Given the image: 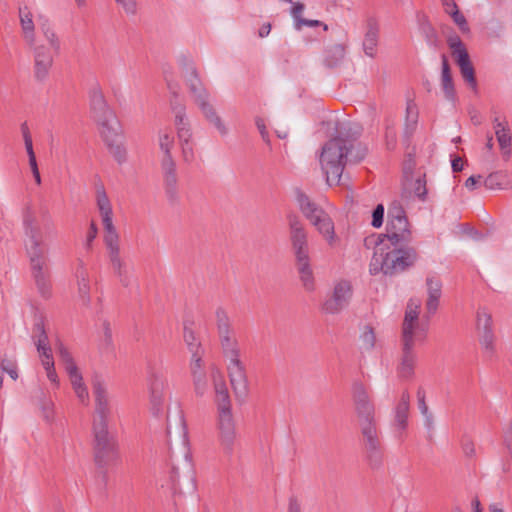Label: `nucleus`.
<instances>
[{
  "label": "nucleus",
  "mask_w": 512,
  "mask_h": 512,
  "mask_svg": "<svg viewBox=\"0 0 512 512\" xmlns=\"http://www.w3.org/2000/svg\"><path fill=\"white\" fill-rule=\"evenodd\" d=\"M411 242H381L376 248L369 265L371 275L382 272L386 276H395L411 269L418 261L419 254Z\"/></svg>",
  "instance_id": "39448f33"
},
{
  "label": "nucleus",
  "mask_w": 512,
  "mask_h": 512,
  "mask_svg": "<svg viewBox=\"0 0 512 512\" xmlns=\"http://www.w3.org/2000/svg\"><path fill=\"white\" fill-rule=\"evenodd\" d=\"M296 200L303 215L332 245L335 241L334 223L330 216L301 190L296 191Z\"/></svg>",
  "instance_id": "9d476101"
},
{
  "label": "nucleus",
  "mask_w": 512,
  "mask_h": 512,
  "mask_svg": "<svg viewBox=\"0 0 512 512\" xmlns=\"http://www.w3.org/2000/svg\"><path fill=\"white\" fill-rule=\"evenodd\" d=\"M351 397L366 459L371 468H379L383 462V447L375 404L366 386L358 380L352 383Z\"/></svg>",
  "instance_id": "f03ea898"
},
{
  "label": "nucleus",
  "mask_w": 512,
  "mask_h": 512,
  "mask_svg": "<svg viewBox=\"0 0 512 512\" xmlns=\"http://www.w3.org/2000/svg\"><path fill=\"white\" fill-rule=\"evenodd\" d=\"M255 124L261 134V137L262 139L266 142V143H270V137H269V133L266 129V125H265V122H264V119H262L261 117H256L255 119Z\"/></svg>",
  "instance_id": "052dcab7"
},
{
  "label": "nucleus",
  "mask_w": 512,
  "mask_h": 512,
  "mask_svg": "<svg viewBox=\"0 0 512 512\" xmlns=\"http://www.w3.org/2000/svg\"><path fill=\"white\" fill-rule=\"evenodd\" d=\"M167 486L173 495L194 494L196 492V472L188 453L176 458L171 455Z\"/></svg>",
  "instance_id": "6e6552de"
},
{
  "label": "nucleus",
  "mask_w": 512,
  "mask_h": 512,
  "mask_svg": "<svg viewBox=\"0 0 512 512\" xmlns=\"http://www.w3.org/2000/svg\"><path fill=\"white\" fill-rule=\"evenodd\" d=\"M353 288L348 280H341L334 285L332 295L327 298L323 305L322 311L327 314H338L346 308L352 298Z\"/></svg>",
  "instance_id": "f3484780"
},
{
  "label": "nucleus",
  "mask_w": 512,
  "mask_h": 512,
  "mask_svg": "<svg viewBox=\"0 0 512 512\" xmlns=\"http://www.w3.org/2000/svg\"><path fill=\"white\" fill-rule=\"evenodd\" d=\"M421 303L418 299H410L407 303L404 320L402 323L401 339L418 340L426 339L427 329L420 327L418 323Z\"/></svg>",
  "instance_id": "dca6fc26"
},
{
  "label": "nucleus",
  "mask_w": 512,
  "mask_h": 512,
  "mask_svg": "<svg viewBox=\"0 0 512 512\" xmlns=\"http://www.w3.org/2000/svg\"><path fill=\"white\" fill-rule=\"evenodd\" d=\"M415 159L412 154H408L406 161L404 162L403 171L406 177L411 176L415 168Z\"/></svg>",
  "instance_id": "0e129e2a"
},
{
  "label": "nucleus",
  "mask_w": 512,
  "mask_h": 512,
  "mask_svg": "<svg viewBox=\"0 0 512 512\" xmlns=\"http://www.w3.org/2000/svg\"><path fill=\"white\" fill-rule=\"evenodd\" d=\"M37 351L39 352L44 369L48 371L54 368V360L50 345L43 346V348H37Z\"/></svg>",
  "instance_id": "a18cd8bd"
},
{
  "label": "nucleus",
  "mask_w": 512,
  "mask_h": 512,
  "mask_svg": "<svg viewBox=\"0 0 512 512\" xmlns=\"http://www.w3.org/2000/svg\"><path fill=\"white\" fill-rule=\"evenodd\" d=\"M198 107L200 108L201 112L203 113L205 119L211 125H213L222 136L227 134L228 131H227V128H226L224 122L222 121L221 117L217 114L215 108L209 102V100L202 102L201 104L198 105Z\"/></svg>",
  "instance_id": "72a5a7b5"
},
{
  "label": "nucleus",
  "mask_w": 512,
  "mask_h": 512,
  "mask_svg": "<svg viewBox=\"0 0 512 512\" xmlns=\"http://www.w3.org/2000/svg\"><path fill=\"white\" fill-rule=\"evenodd\" d=\"M33 333V338L35 339L37 348H43V346L49 345L48 336L42 319H39L37 322H35Z\"/></svg>",
  "instance_id": "ea45409f"
},
{
  "label": "nucleus",
  "mask_w": 512,
  "mask_h": 512,
  "mask_svg": "<svg viewBox=\"0 0 512 512\" xmlns=\"http://www.w3.org/2000/svg\"><path fill=\"white\" fill-rule=\"evenodd\" d=\"M183 338L188 347V350L191 352V355L203 354L202 345H201L200 341H198V339L192 329L185 326Z\"/></svg>",
  "instance_id": "58836bf2"
},
{
  "label": "nucleus",
  "mask_w": 512,
  "mask_h": 512,
  "mask_svg": "<svg viewBox=\"0 0 512 512\" xmlns=\"http://www.w3.org/2000/svg\"><path fill=\"white\" fill-rule=\"evenodd\" d=\"M203 354L191 355L190 371L193 378L194 390L197 396H203L208 388L206 372L202 360Z\"/></svg>",
  "instance_id": "5701e85b"
},
{
  "label": "nucleus",
  "mask_w": 512,
  "mask_h": 512,
  "mask_svg": "<svg viewBox=\"0 0 512 512\" xmlns=\"http://www.w3.org/2000/svg\"><path fill=\"white\" fill-rule=\"evenodd\" d=\"M412 238L411 224L407 218L406 211L402 204L395 200L388 207L386 232L379 234L376 243L411 242Z\"/></svg>",
  "instance_id": "1a4fd4ad"
},
{
  "label": "nucleus",
  "mask_w": 512,
  "mask_h": 512,
  "mask_svg": "<svg viewBox=\"0 0 512 512\" xmlns=\"http://www.w3.org/2000/svg\"><path fill=\"white\" fill-rule=\"evenodd\" d=\"M385 208L383 204H378L372 212L371 225L374 228H380L384 222Z\"/></svg>",
  "instance_id": "603ef678"
},
{
  "label": "nucleus",
  "mask_w": 512,
  "mask_h": 512,
  "mask_svg": "<svg viewBox=\"0 0 512 512\" xmlns=\"http://www.w3.org/2000/svg\"><path fill=\"white\" fill-rule=\"evenodd\" d=\"M418 340L401 339V354L397 366V375L402 380H411L415 375L417 353L415 344Z\"/></svg>",
  "instance_id": "6ab92c4d"
},
{
  "label": "nucleus",
  "mask_w": 512,
  "mask_h": 512,
  "mask_svg": "<svg viewBox=\"0 0 512 512\" xmlns=\"http://www.w3.org/2000/svg\"><path fill=\"white\" fill-rule=\"evenodd\" d=\"M484 186L490 190H503L511 187L510 176L506 171H495L484 179Z\"/></svg>",
  "instance_id": "f704fd0d"
},
{
  "label": "nucleus",
  "mask_w": 512,
  "mask_h": 512,
  "mask_svg": "<svg viewBox=\"0 0 512 512\" xmlns=\"http://www.w3.org/2000/svg\"><path fill=\"white\" fill-rule=\"evenodd\" d=\"M504 444L512 456V420L504 430Z\"/></svg>",
  "instance_id": "680f3d73"
},
{
  "label": "nucleus",
  "mask_w": 512,
  "mask_h": 512,
  "mask_svg": "<svg viewBox=\"0 0 512 512\" xmlns=\"http://www.w3.org/2000/svg\"><path fill=\"white\" fill-rule=\"evenodd\" d=\"M379 40V24L376 18L366 20V32L363 40V51L368 57L374 58Z\"/></svg>",
  "instance_id": "bb28decb"
},
{
  "label": "nucleus",
  "mask_w": 512,
  "mask_h": 512,
  "mask_svg": "<svg viewBox=\"0 0 512 512\" xmlns=\"http://www.w3.org/2000/svg\"><path fill=\"white\" fill-rule=\"evenodd\" d=\"M161 170L165 185V191L169 199L174 200L177 196L178 178L176 174V163L173 158L163 157Z\"/></svg>",
  "instance_id": "b1692460"
},
{
  "label": "nucleus",
  "mask_w": 512,
  "mask_h": 512,
  "mask_svg": "<svg viewBox=\"0 0 512 512\" xmlns=\"http://www.w3.org/2000/svg\"><path fill=\"white\" fill-rule=\"evenodd\" d=\"M108 257L119 282L122 286L128 287L131 284V275L126 263L120 256V250L108 253Z\"/></svg>",
  "instance_id": "cd10ccee"
},
{
  "label": "nucleus",
  "mask_w": 512,
  "mask_h": 512,
  "mask_svg": "<svg viewBox=\"0 0 512 512\" xmlns=\"http://www.w3.org/2000/svg\"><path fill=\"white\" fill-rule=\"evenodd\" d=\"M447 44L449 48L452 50V54L453 56H455L456 59H458L460 55L468 53L467 49L465 48L463 42L461 41L458 35L450 36L447 40Z\"/></svg>",
  "instance_id": "c03bdc74"
},
{
  "label": "nucleus",
  "mask_w": 512,
  "mask_h": 512,
  "mask_svg": "<svg viewBox=\"0 0 512 512\" xmlns=\"http://www.w3.org/2000/svg\"><path fill=\"white\" fill-rule=\"evenodd\" d=\"M78 277H80V280L78 281L79 294L84 302H88L90 288H89L88 280L85 277L84 271H82Z\"/></svg>",
  "instance_id": "5fc2aeb1"
},
{
  "label": "nucleus",
  "mask_w": 512,
  "mask_h": 512,
  "mask_svg": "<svg viewBox=\"0 0 512 512\" xmlns=\"http://www.w3.org/2000/svg\"><path fill=\"white\" fill-rule=\"evenodd\" d=\"M442 72H441V86L444 92L445 98L451 102L456 100V91L454 88L452 73L449 65L448 58L445 54L441 57Z\"/></svg>",
  "instance_id": "c756f323"
},
{
  "label": "nucleus",
  "mask_w": 512,
  "mask_h": 512,
  "mask_svg": "<svg viewBox=\"0 0 512 512\" xmlns=\"http://www.w3.org/2000/svg\"><path fill=\"white\" fill-rule=\"evenodd\" d=\"M74 391L82 403L86 404L88 402L89 394H88L86 386L79 387V388L75 389Z\"/></svg>",
  "instance_id": "338daca9"
},
{
  "label": "nucleus",
  "mask_w": 512,
  "mask_h": 512,
  "mask_svg": "<svg viewBox=\"0 0 512 512\" xmlns=\"http://www.w3.org/2000/svg\"><path fill=\"white\" fill-rule=\"evenodd\" d=\"M57 351H58L59 358H60L62 364L64 365L65 371L71 370V368H74L77 366L76 363L74 362V359H73L71 353L61 342H59L57 345Z\"/></svg>",
  "instance_id": "37998d69"
},
{
  "label": "nucleus",
  "mask_w": 512,
  "mask_h": 512,
  "mask_svg": "<svg viewBox=\"0 0 512 512\" xmlns=\"http://www.w3.org/2000/svg\"><path fill=\"white\" fill-rule=\"evenodd\" d=\"M216 405V436L223 453L231 457L236 443V423L232 413V403L226 383L219 372L212 371Z\"/></svg>",
  "instance_id": "423d86ee"
},
{
  "label": "nucleus",
  "mask_w": 512,
  "mask_h": 512,
  "mask_svg": "<svg viewBox=\"0 0 512 512\" xmlns=\"http://www.w3.org/2000/svg\"><path fill=\"white\" fill-rule=\"evenodd\" d=\"M88 96L91 116L99 125L100 130L118 126L116 115L109 107L98 82L90 87Z\"/></svg>",
  "instance_id": "f8f14e48"
},
{
  "label": "nucleus",
  "mask_w": 512,
  "mask_h": 512,
  "mask_svg": "<svg viewBox=\"0 0 512 512\" xmlns=\"http://www.w3.org/2000/svg\"><path fill=\"white\" fill-rule=\"evenodd\" d=\"M288 512H301V505L295 496L289 498Z\"/></svg>",
  "instance_id": "774afa93"
},
{
  "label": "nucleus",
  "mask_w": 512,
  "mask_h": 512,
  "mask_svg": "<svg viewBox=\"0 0 512 512\" xmlns=\"http://www.w3.org/2000/svg\"><path fill=\"white\" fill-rule=\"evenodd\" d=\"M97 207L105 230L104 243L106 245L107 252L110 253L120 250L119 235L112 220V206L103 186L97 189Z\"/></svg>",
  "instance_id": "ddd939ff"
},
{
  "label": "nucleus",
  "mask_w": 512,
  "mask_h": 512,
  "mask_svg": "<svg viewBox=\"0 0 512 512\" xmlns=\"http://www.w3.org/2000/svg\"><path fill=\"white\" fill-rule=\"evenodd\" d=\"M23 228L26 236L24 246L29 258L32 277L38 292L44 298H49L51 295V280L48 248L45 241L56 238V225L46 207L40 208L38 216L28 208L23 216Z\"/></svg>",
  "instance_id": "f257e3e1"
},
{
  "label": "nucleus",
  "mask_w": 512,
  "mask_h": 512,
  "mask_svg": "<svg viewBox=\"0 0 512 512\" xmlns=\"http://www.w3.org/2000/svg\"><path fill=\"white\" fill-rule=\"evenodd\" d=\"M420 31L424 36L427 44L432 47H438V35L436 30L428 22H424L420 25Z\"/></svg>",
  "instance_id": "79ce46f5"
},
{
  "label": "nucleus",
  "mask_w": 512,
  "mask_h": 512,
  "mask_svg": "<svg viewBox=\"0 0 512 512\" xmlns=\"http://www.w3.org/2000/svg\"><path fill=\"white\" fill-rule=\"evenodd\" d=\"M386 146L389 150H393L397 144V131L394 123L386 125L385 131Z\"/></svg>",
  "instance_id": "09e8293b"
},
{
  "label": "nucleus",
  "mask_w": 512,
  "mask_h": 512,
  "mask_svg": "<svg viewBox=\"0 0 512 512\" xmlns=\"http://www.w3.org/2000/svg\"><path fill=\"white\" fill-rule=\"evenodd\" d=\"M0 368L2 371L6 372L13 380H17V365L14 361L4 358L0 362Z\"/></svg>",
  "instance_id": "3c124183"
},
{
  "label": "nucleus",
  "mask_w": 512,
  "mask_h": 512,
  "mask_svg": "<svg viewBox=\"0 0 512 512\" xmlns=\"http://www.w3.org/2000/svg\"><path fill=\"white\" fill-rule=\"evenodd\" d=\"M127 13L133 14L136 10V0H116Z\"/></svg>",
  "instance_id": "69168bd1"
},
{
  "label": "nucleus",
  "mask_w": 512,
  "mask_h": 512,
  "mask_svg": "<svg viewBox=\"0 0 512 512\" xmlns=\"http://www.w3.org/2000/svg\"><path fill=\"white\" fill-rule=\"evenodd\" d=\"M410 406V394L407 390L403 391L399 403L395 408V426L400 431L406 430L408 425V412Z\"/></svg>",
  "instance_id": "7c9ffc66"
},
{
  "label": "nucleus",
  "mask_w": 512,
  "mask_h": 512,
  "mask_svg": "<svg viewBox=\"0 0 512 512\" xmlns=\"http://www.w3.org/2000/svg\"><path fill=\"white\" fill-rule=\"evenodd\" d=\"M216 325L224 356L229 360L228 374L237 399L248 395V379L244 365L240 360L238 342L233 336L230 319L223 308L216 310Z\"/></svg>",
  "instance_id": "20e7f679"
},
{
  "label": "nucleus",
  "mask_w": 512,
  "mask_h": 512,
  "mask_svg": "<svg viewBox=\"0 0 512 512\" xmlns=\"http://www.w3.org/2000/svg\"><path fill=\"white\" fill-rule=\"evenodd\" d=\"M367 148L356 143L355 138L343 137L342 133L324 144L319 156L322 172L328 185L340 184L346 163H358L366 156Z\"/></svg>",
  "instance_id": "7ed1b4c3"
},
{
  "label": "nucleus",
  "mask_w": 512,
  "mask_h": 512,
  "mask_svg": "<svg viewBox=\"0 0 512 512\" xmlns=\"http://www.w3.org/2000/svg\"><path fill=\"white\" fill-rule=\"evenodd\" d=\"M20 23L24 34V39L29 46H33L35 42L34 22L32 13L27 6L19 8Z\"/></svg>",
  "instance_id": "473e14b6"
},
{
  "label": "nucleus",
  "mask_w": 512,
  "mask_h": 512,
  "mask_svg": "<svg viewBox=\"0 0 512 512\" xmlns=\"http://www.w3.org/2000/svg\"><path fill=\"white\" fill-rule=\"evenodd\" d=\"M427 300L425 304L426 312L429 316L434 315L439 307L442 295V282L438 277L428 276L426 278Z\"/></svg>",
  "instance_id": "393cba45"
},
{
  "label": "nucleus",
  "mask_w": 512,
  "mask_h": 512,
  "mask_svg": "<svg viewBox=\"0 0 512 512\" xmlns=\"http://www.w3.org/2000/svg\"><path fill=\"white\" fill-rule=\"evenodd\" d=\"M345 56V47L342 44H334L324 52V64L328 68L339 66Z\"/></svg>",
  "instance_id": "e433bc0d"
},
{
  "label": "nucleus",
  "mask_w": 512,
  "mask_h": 512,
  "mask_svg": "<svg viewBox=\"0 0 512 512\" xmlns=\"http://www.w3.org/2000/svg\"><path fill=\"white\" fill-rule=\"evenodd\" d=\"M172 110L175 114V126L177 129V137L182 150L183 161L191 163L194 160V147L191 141L192 132L190 124L186 118L185 107L181 104L173 105Z\"/></svg>",
  "instance_id": "2eb2a0df"
},
{
  "label": "nucleus",
  "mask_w": 512,
  "mask_h": 512,
  "mask_svg": "<svg viewBox=\"0 0 512 512\" xmlns=\"http://www.w3.org/2000/svg\"><path fill=\"white\" fill-rule=\"evenodd\" d=\"M304 8H305L304 4H302L300 2L293 4V6L291 8V14H292V17L294 18L295 26L298 25V20L303 19L301 14H302Z\"/></svg>",
  "instance_id": "e2e57ef3"
},
{
  "label": "nucleus",
  "mask_w": 512,
  "mask_h": 512,
  "mask_svg": "<svg viewBox=\"0 0 512 512\" xmlns=\"http://www.w3.org/2000/svg\"><path fill=\"white\" fill-rule=\"evenodd\" d=\"M190 77L188 79L189 89L194 97V101L197 105L209 100V93L203 86L196 68L193 65L189 67Z\"/></svg>",
  "instance_id": "c85d7f7f"
},
{
  "label": "nucleus",
  "mask_w": 512,
  "mask_h": 512,
  "mask_svg": "<svg viewBox=\"0 0 512 512\" xmlns=\"http://www.w3.org/2000/svg\"><path fill=\"white\" fill-rule=\"evenodd\" d=\"M476 331L478 340L485 353L492 357L495 352V335L492 316L485 308H479L476 315Z\"/></svg>",
  "instance_id": "a211bd4d"
},
{
  "label": "nucleus",
  "mask_w": 512,
  "mask_h": 512,
  "mask_svg": "<svg viewBox=\"0 0 512 512\" xmlns=\"http://www.w3.org/2000/svg\"><path fill=\"white\" fill-rule=\"evenodd\" d=\"M450 16L452 17L454 23L459 27L461 32H469L470 29L467 20L464 17V15L459 11V9L455 10Z\"/></svg>",
  "instance_id": "6e6d98bb"
},
{
  "label": "nucleus",
  "mask_w": 512,
  "mask_h": 512,
  "mask_svg": "<svg viewBox=\"0 0 512 512\" xmlns=\"http://www.w3.org/2000/svg\"><path fill=\"white\" fill-rule=\"evenodd\" d=\"M20 129H21V133H22V136H23L26 152H27V155H28L29 165H30L31 171L33 173V172H35L36 170H39V169H38V165H37V160H36L35 152H34V149H33V142H32L31 133H30V130H29L27 122H23L21 124V126H20Z\"/></svg>",
  "instance_id": "4c0bfd02"
},
{
  "label": "nucleus",
  "mask_w": 512,
  "mask_h": 512,
  "mask_svg": "<svg viewBox=\"0 0 512 512\" xmlns=\"http://www.w3.org/2000/svg\"><path fill=\"white\" fill-rule=\"evenodd\" d=\"M418 117L419 112L417 105L413 100H408L406 103L405 123L403 129V137L406 141H409V139L416 131L418 125Z\"/></svg>",
  "instance_id": "2f4dec72"
},
{
  "label": "nucleus",
  "mask_w": 512,
  "mask_h": 512,
  "mask_svg": "<svg viewBox=\"0 0 512 512\" xmlns=\"http://www.w3.org/2000/svg\"><path fill=\"white\" fill-rule=\"evenodd\" d=\"M100 134L106 143L109 152L113 155L115 160L121 164L126 161V149L118 141L120 138V127L113 126L107 129H101Z\"/></svg>",
  "instance_id": "4be33fe9"
},
{
  "label": "nucleus",
  "mask_w": 512,
  "mask_h": 512,
  "mask_svg": "<svg viewBox=\"0 0 512 512\" xmlns=\"http://www.w3.org/2000/svg\"><path fill=\"white\" fill-rule=\"evenodd\" d=\"M150 403L154 415H159L163 410L165 392L168 387L166 377L160 372H154L150 376Z\"/></svg>",
  "instance_id": "412c9836"
},
{
  "label": "nucleus",
  "mask_w": 512,
  "mask_h": 512,
  "mask_svg": "<svg viewBox=\"0 0 512 512\" xmlns=\"http://www.w3.org/2000/svg\"><path fill=\"white\" fill-rule=\"evenodd\" d=\"M98 233V228L94 221L90 223L89 230L86 236L85 248L89 251L91 250L92 243L95 240Z\"/></svg>",
  "instance_id": "13d9d810"
},
{
  "label": "nucleus",
  "mask_w": 512,
  "mask_h": 512,
  "mask_svg": "<svg viewBox=\"0 0 512 512\" xmlns=\"http://www.w3.org/2000/svg\"><path fill=\"white\" fill-rule=\"evenodd\" d=\"M288 225L291 251L294 256V265L299 280L305 291L314 292L316 290V279L307 232L303 223L296 215L291 214L288 216Z\"/></svg>",
  "instance_id": "0eeeda50"
},
{
  "label": "nucleus",
  "mask_w": 512,
  "mask_h": 512,
  "mask_svg": "<svg viewBox=\"0 0 512 512\" xmlns=\"http://www.w3.org/2000/svg\"><path fill=\"white\" fill-rule=\"evenodd\" d=\"M174 146V136L166 131L160 132L159 134V147L163 152V157H172L171 150Z\"/></svg>",
  "instance_id": "a19ab883"
},
{
  "label": "nucleus",
  "mask_w": 512,
  "mask_h": 512,
  "mask_svg": "<svg viewBox=\"0 0 512 512\" xmlns=\"http://www.w3.org/2000/svg\"><path fill=\"white\" fill-rule=\"evenodd\" d=\"M94 461L99 468L114 464L119 458L118 444L108 428H92Z\"/></svg>",
  "instance_id": "9b49d317"
},
{
  "label": "nucleus",
  "mask_w": 512,
  "mask_h": 512,
  "mask_svg": "<svg viewBox=\"0 0 512 512\" xmlns=\"http://www.w3.org/2000/svg\"><path fill=\"white\" fill-rule=\"evenodd\" d=\"M417 400H418V408L422 415L428 414L430 411L428 409L426 403V394L425 390L422 387H419L417 390Z\"/></svg>",
  "instance_id": "4d7b16f0"
},
{
  "label": "nucleus",
  "mask_w": 512,
  "mask_h": 512,
  "mask_svg": "<svg viewBox=\"0 0 512 512\" xmlns=\"http://www.w3.org/2000/svg\"><path fill=\"white\" fill-rule=\"evenodd\" d=\"M66 372L69 376V379L71 381V384H72V387L74 390L79 387L85 386L83 383V377H82L81 373L79 372L77 366L74 368H71V370H67Z\"/></svg>",
  "instance_id": "864d4df0"
},
{
  "label": "nucleus",
  "mask_w": 512,
  "mask_h": 512,
  "mask_svg": "<svg viewBox=\"0 0 512 512\" xmlns=\"http://www.w3.org/2000/svg\"><path fill=\"white\" fill-rule=\"evenodd\" d=\"M495 135L501 150L502 158L504 161H508L511 157V143L512 137L508 123L506 121H500L499 117H495L493 120Z\"/></svg>",
  "instance_id": "a878e982"
},
{
  "label": "nucleus",
  "mask_w": 512,
  "mask_h": 512,
  "mask_svg": "<svg viewBox=\"0 0 512 512\" xmlns=\"http://www.w3.org/2000/svg\"><path fill=\"white\" fill-rule=\"evenodd\" d=\"M361 339L365 349L371 350L375 346L376 336L374 330L371 326H366L363 334L361 335Z\"/></svg>",
  "instance_id": "8fccbe9b"
},
{
  "label": "nucleus",
  "mask_w": 512,
  "mask_h": 512,
  "mask_svg": "<svg viewBox=\"0 0 512 512\" xmlns=\"http://www.w3.org/2000/svg\"><path fill=\"white\" fill-rule=\"evenodd\" d=\"M46 41L49 43L50 45V50H52L55 54H59L60 52V48H61V43H60V40L57 36V34L55 33L54 29L53 28H45V31L42 32Z\"/></svg>",
  "instance_id": "49530a36"
},
{
  "label": "nucleus",
  "mask_w": 512,
  "mask_h": 512,
  "mask_svg": "<svg viewBox=\"0 0 512 512\" xmlns=\"http://www.w3.org/2000/svg\"><path fill=\"white\" fill-rule=\"evenodd\" d=\"M414 194L415 196L421 200V201H425L426 198H427V187H426V175L423 174L422 176L418 177L416 180H415V183H414Z\"/></svg>",
  "instance_id": "de8ad7c7"
},
{
  "label": "nucleus",
  "mask_w": 512,
  "mask_h": 512,
  "mask_svg": "<svg viewBox=\"0 0 512 512\" xmlns=\"http://www.w3.org/2000/svg\"><path fill=\"white\" fill-rule=\"evenodd\" d=\"M456 62L460 68L461 75L463 79L469 84V86L476 90L477 88V81L475 77V71L474 67L470 61L469 54L465 53L460 55L458 59H456Z\"/></svg>",
  "instance_id": "c9c22d12"
},
{
  "label": "nucleus",
  "mask_w": 512,
  "mask_h": 512,
  "mask_svg": "<svg viewBox=\"0 0 512 512\" xmlns=\"http://www.w3.org/2000/svg\"><path fill=\"white\" fill-rule=\"evenodd\" d=\"M92 390L95 402L92 428H108L112 408L104 382L95 377L92 381Z\"/></svg>",
  "instance_id": "4468645a"
},
{
  "label": "nucleus",
  "mask_w": 512,
  "mask_h": 512,
  "mask_svg": "<svg viewBox=\"0 0 512 512\" xmlns=\"http://www.w3.org/2000/svg\"><path fill=\"white\" fill-rule=\"evenodd\" d=\"M303 26L308 27H316V26H322L325 31L328 30V25L319 21V20H309L306 18H303L302 20H298V25H296V29L300 30Z\"/></svg>",
  "instance_id": "bf43d9fd"
},
{
  "label": "nucleus",
  "mask_w": 512,
  "mask_h": 512,
  "mask_svg": "<svg viewBox=\"0 0 512 512\" xmlns=\"http://www.w3.org/2000/svg\"><path fill=\"white\" fill-rule=\"evenodd\" d=\"M34 56V77L37 81L43 82L47 79L50 69L53 66L54 57L51 50L43 44L30 46Z\"/></svg>",
  "instance_id": "aec40b11"
}]
</instances>
